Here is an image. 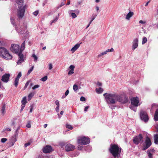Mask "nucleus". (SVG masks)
Here are the masks:
<instances>
[{
  "instance_id": "nucleus-1",
  "label": "nucleus",
  "mask_w": 158,
  "mask_h": 158,
  "mask_svg": "<svg viewBox=\"0 0 158 158\" xmlns=\"http://www.w3.org/2000/svg\"><path fill=\"white\" fill-rule=\"evenodd\" d=\"M103 95L105 96L106 102L109 104H114L117 102L125 104L128 101V98L124 95H119L115 93L107 94L106 93Z\"/></svg>"
},
{
  "instance_id": "nucleus-2",
  "label": "nucleus",
  "mask_w": 158,
  "mask_h": 158,
  "mask_svg": "<svg viewBox=\"0 0 158 158\" xmlns=\"http://www.w3.org/2000/svg\"><path fill=\"white\" fill-rule=\"evenodd\" d=\"M121 150L118 145L114 144H111L109 149V152L114 158L120 157Z\"/></svg>"
},
{
  "instance_id": "nucleus-3",
  "label": "nucleus",
  "mask_w": 158,
  "mask_h": 158,
  "mask_svg": "<svg viewBox=\"0 0 158 158\" xmlns=\"http://www.w3.org/2000/svg\"><path fill=\"white\" fill-rule=\"evenodd\" d=\"M0 56L6 60L11 59L12 57V55L9 53L8 51L4 47L0 48Z\"/></svg>"
},
{
  "instance_id": "nucleus-4",
  "label": "nucleus",
  "mask_w": 158,
  "mask_h": 158,
  "mask_svg": "<svg viewBox=\"0 0 158 158\" xmlns=\"http://www.w3.org/2000/svg\"><path fill=\"white\" fill-rule=\"evenodd\" d=\"M15 28L18 33L20 34H23V36L25 37L27 36L28 33L26 30L27 28L24 25H21L18 26H15Z\"/></svg>"
},
{
  "instance_id": "nucleus-5",
  "label": "nucleus",
  "mask_w": 158,
  "mask_h": 158,
  "mask_svg": "<svg viewBox=\"0 0 158 158\" xmlns=\"http://www.w3.org/2000/svg\"><path fill=\"white\" fill-rule=\"evenodd\" d=\"M26 8V6L18 7L17 10V15L18 18L19 19H22L24 15V13Z\"/></svg>"
},
{
  "instance_id": "nucleus-6",
  "label": "nucleus",
  "mask_w": 158,
  "mask_h": 158,
  "mask_svg": "<svg viewBox=\"0 0 158 158\" xmlns=\"http://www.w3.org/2000/svg\"><path fill=\"white\" fill-rule=\"evenodd\" d=\"M143 137L142 134H139L138 135L134 137L133 138V142L136 145H138L140 142H143Z\"/></svg>"
},
{
  "instance_id": "nucleus-7",
  "label": "nucleus",
  "mask_w": 158,
  "mask_h": 158,
  "mask_svg": "<svg viewBox=\"0 0 158 158\" xmlns=\"http://www.w3.org/2000/svg\"><path fill=\"white\" fill-rule=\"evenodd\" d=\"M90 142L89 139L88 138L85 137L80 138L78 139V144L81 145H85L88 144Z\"/></svg>"
},
{
  "instance_id": "nucleus-8",
  "label": "nucleus",
  "mask_w": 158,
  "mask_h": 158,
  "mask_svg": "<svg viewBox=\"0 0 158 158\" xmlns=\"http://www.w3.org/2000/svg\"><path fill=\"white\" fill-rule=\"evenodd\" d=\"M151 144L152 143L150 139L148 137H147L143 145L142 149L143 150L147 149L151 146Z\"/></svg>"
},
{
  "instance_id": "nucleus-9",
  "label": "nucleus",
  "mask_w": 158,
  "mask_h": 158,
  "mask_svg": "<svg viewBox=\"0 0 158 158\" xmlns=\"http://www.w3.org/2000/svg\"><path fill=\"white\" fill-rule=\"evenodd\" d=\"M140 116L141 119L145 122H147L148 121L149 118L146 112L141 110L140 112Z\"/></svg>"
},
{
  "instance_id": "nucleus-10",
  "label": "nucleus",
  "mask_w": 158,
  "mask_h": 158,
  "mask_svg": "<svg viewBox=\"0 0 158 158\" xmlns=\"http://www.w3.org/2000/svg\"><path fill=\"white\" fill-rule=\"evenodd\" d=\"M139 99L138 97H133L131 99V104L135 106H137L139 105Z\"/></svg>"
},
{
  "instance_id": "nucleus-11",
  "label": "nucleus",
  "mask_w": 158,
  "mask_h": 158,
  "mask_svg": "<svg viewBox=\"0 0 158 158\" xmlns=\"http://www.w3.org/2000/svg\"><path fill=\"white\" fill-rule=\"evenodd\" d=\"M10 50L13 52L18 54L20 52L19 46L16 44H12L10 48Z\"/></svg>"
},
{
  "instance_id": "nucleus-12",
  "label": "nucleus",
  "mask_w": 158,
  "mask_h": 158,
  "mask_svg": "<svg viewBox=\"0 0 158 158\" xmlns=\"http://www.w3.org/2000/svg\"><path fill=\"white\" fill-rule=\"evenodd\" d=\"M18 55L19 56V58L17 62V64H20L22 63L24 61L25 59V57L24 56L23 54H22V52H19L18 53Z\"/></svg>"
},
{
  "instance_id": "nucleus-13",
  "label": "nucleus",
  "mask_w": 158,
  "mask_h": 158,
  "mask_svg": "<svg viewBox=\"0 0 158 158\" xmlns=\"http://www.w3.org/2000/svg\"><path fill=\"white\" fill-rule=\"evenodd\" d=\"M53 151V149L52 147L49 145H46L43 149V152L45 153H50Z\"/></svg>"
},
{
  "instance_id": "nucleus-14",
  "label": "nucleus",
  "mask_w": 158,
  "mask_h": 158,
  "mask_svg": "<svg viewBox=\"0 0 158 158\" xmlns=\"http://www.w3.org/2000/svg\"><path fill=\"white\" fill-rule=\"evenodd\" d=\"M10 75L9 74L6 73L3 75L2 77V80L3 82L5 83L7 82L9 79Z\"/></svg>"
},
{
  "instance_id": "nucleus-15",
  "label": "nucleus",
  "mask_w": 158,
  "mask_h": 158,
  "mask_svg": "<svg viewBox=\"0 0 158 158\" xmlns=\"http://www.w3.org/2000/svg\"><path fill=\"white\" fill-rule=\"evenodd\" d=\"M21 73L20 72L18 73L17 76L15 79L14 85H15L16 87H17L18 86L19 78L21 77Z\"/></svg>"
},
{
  "instance_id": "nucleus-16",
  "label": "nucleus",
  "mask_w": 158,
  "mask_h": 158,
  "mask_svg": "<svg viewBox=\"0 0 158 158\" xmlns=\"http://www.w3.org/2000/svg\"><path fill=\"white\" fill-rule=\"evenodd\" d=\"M75 149V146L69 143L65 146V150L67 152L73 151Z\"/></svg>"
},
{
  "instance_id": "nucleus-17",
  "label": "nucleus",
  "mask_w": 158,
  "mask_h": 158,
  "mask_svg": "<svg viewBox=\"0 0 158 158\" xmlns=\"http://www.w3.org/2000/svg\"><path fill=\"white\" fill-rule=\"evenodd\" d=\"M138 45V38H135L134 39L133 42L132 48L133 50H134L136 48Z\"/></svg>"
},
{
  "instance_id": "nucleus-18",
  "label": "nucleus",
  "mask_w": 158,
  "mask_h": 158,
  "mask_svg": "<svg viewBox=\"0 0 158 158\" xmlns=\"http://www.w3.org/2000/svg\"><path fill=\"white\" fill-rule=\"evenodd\" d=\"M15 1L18 6V7H19L20 6L22 7L24 6V5H23L24 2L23 0H16Z\"/></svg>"
},
{
  "instance_id": "nucleus-19",
  "label": "nucleus",
  "mask_w": 158,
  "mask_h": 158,
  "mask_svg": "<svg viewBox=\"0 0 158 158\" xmlns=\"http://www.w3.org/2000/svg\"><path fill=\"white\" fill-rule=\"evenodd\" d=\"M80 44H77L72 48L71 50L73 52L75 51L79 47Z\"/></svg>"
},
{
  "instance_id": "nucleus-20",
  "label": "nucleus",
  "mask_w": 158,
  "mask_h": 158,
  "mask_svg": "<svg viewBox=\"0 0 158 158\" xmlns=\"http://www.w3.org/2000/svg\"><path fill=\"white\" fill-rule=\"evenodd\" d=\"M6 106L4 104L2 106L1 109V112L2 115L3 116L6 113Z\"/></svg>"
},
{
  "instance_id": "nucleus-21",
  "label": "nucleus",
  "mask_w": 158,
  "mask_h": 158,
  "mask_svg": "<svg viewBox=\"0 0 158 158\" xmlns=\"http://www.w3.org/2000/svg\"><path fill=\"white\" fill-rule=\"evenodd\" d=\"M134 15V13L132 12H130L127 15L126 18L127 20H129L130 18L131 17Z\"/></svg>"
},
{
  "instance_id": "nucleus-22",
  "label": "nucleus",
  "mask_w": 158,
  "mask_h": 158,
  "mask_svg": "<svg viewBox=\"0 0 158 158\" xmlns=\"http://www.w3.org/2000/svg\"><path fill=\"white\" fill-rule=\"evenodd\" d=\"M154 117L155 121H158V109L156 110L154 115Z\"/></svg>"
},
{
  "instance_id": "nucleus-23",
  "label": "nucleus",
  "mask_w": 158,
  "mask_h": 158,
  "mask_svg": "<svg viewBox=\"0 0 158 158\" xmlns=\"http://www.w3.org/2000/svg\"><path fill=\"white\" fill-rule=\"evenodd\" d=\"M21 103L22 105H25L26 103H27V97H25L23 98V99L21 101Z\"/></svg>"
},
{
  "instance_id": "nucleus-24",
  "label": "nucleus",
  "mask_w": 158,
  "mask_h": 158,
  "mask_svg": "<svg viewBox=\"0 0 158 158\" xmlns=\"http://www.w3.org/2000/svg\"><path fill=\"white\" fill-rule=\"evenodd\" d=\"M103 90V89L101 87H99L98 89L97 88L96 89V92L98 93V94L102 93V92Z\"/></svg>"
},
{
  "instance_id": "nucleus-25",
  "label": "nucleus",
  "mask_w": 158,
  "mask_h": 158,
  "mask_svg": "<svg viewBox=\"0 0 158 158\" xmlns=\"http://www.w3.org/2000/svg\"><path fill=\"white\" fill-rule=\"evenodd\" d=\"M24 41L22 44L21 46L20 49V52H22V51L24 50L25 47V44Z\"/></svg>"
},
{
  "instance_id": "nucleus-26",
  "label": "nucleus",
  "mask_w": 158,
  "mask_h": 158,
  "mask_svg": "<svg viewBox=\"0 0 158 158\" xmlns=\"http://www.w3.org/2000/svg\"><path fill=\"white\" fill-rule=\"evenodd\" d=\"M154 142L156 144H158V134H156L154 136Z\"/></svg>"
},
{
  "instance_id": "nucleus-27",
  "label": "nucleus",
  "mask_w": 158,
  "mask_h": 158,
  "mask_svg": "<svg viewBox=\"0 0 158 158\" xmlns=\"http://www.w3.org/2000/svg\"><path fill=\"white\" fill-rule=\"evenodd\" d=\"M34 93H31L28 95V100H30L34 96Z\"/></svg>"
},
{
  "instance_id": "nucleus-28",
  "label": "nucleus",
  "mask_w": 158,
  "mask_h": 158,
  "mask_svg": "<svg viewBox=\"0 0 158 158\" xmlns=\"http://www.w3.org/2000/svg\"><path fill=\"white\" fill-rule=\"evenodd\" d=\"M31 57L34 59V60L35 62L37 61L38 59V57L35 54H33Z\"/></svg>"
},
{
  "instance_id": "nucleus-29",
  "label": "nucleus",
  "mask_w": 158,
  "mask_h": 158,
  "mask_svg": "<svg viewBox=\"0 0 158 158\" xmlns=\"http://www.w3.org/2000/svg\"><path fill=\"white\" fill-rule=\"evenodd\" d=\"M107 52L108 51H107V50L103 52H102L101 53H100V54L98 56V58L100 57L101 56H103L104 55L106 54Z\"/></svg>"
},
{
  "instance_id": "nucleus-30",
  "label": "nucleus",
  "mask_w": 158,
  "mask_h": 158,
  "mask_svg": "<svg viewBox=\"0 0 158 158\" xmlns=\"http://www.w3.org/2000/svg\"><path fill=\"white\" fill-rule=\"evenodd\" d=\"M107 52L108 51H107V50L103 52H102L101 53H100V54L98 56V58L100 57L101 56H103L104 55L106 54Z\"/></svg>"
},
{
  "instance_id": "nucleus-31",
  "label": "nucleus",
  "mask_w": 158,
  "mask_h": 158,
  "mask_svg": "<svg viewBox=\"0 0 158 158\" xmlns=\"http://www.w3.org/2000/svg\"><path fill=\"white\" fill-rule=\"evenodd\" d=\"M147 39L146 37H143V39L142 44H143L147 42Z\"/></svg>"
},
{
  "instance_id": "nucleus-32",
  "label": "nucleus",
  "mask_w": 158,
  "mask_h": 158,
  "mask_svg": "<svg viewBox=\"0 0 158 158\" xmlns=\"http://www.w3.org/2000/svg\"><path fill=\"white\" fill-rule=\"evenodd\" d=\"M73 89L74 91H76L78 90V87L77 85L74 84L73 87Z\"/></svg>"
},
{
  "instance_id": "nucleus-33",
  "label": "nucleus",
  "mask_w": 158,
  "mask_h": 158,
  "mask_svg": "<svg viewBox=\"0 0 158 158\" xmlns=\"http://www.w3.org/2000/svg\"><path fill=\"white\" fill-rule=\"evenodd\" d=\"M34 68V66H32L30 69L28 71V72L27 73V75H29L30 73L33 70Z\"/></svg>"
},
{
  "instance_id": "nucleus-34",
  "label": "nucleus",
  "mask_w": 158,
  "mask_h": 158,
  "mask_svg": "<svg viewBox=\"0 0 158 158\" xmlns=\"http://www.w3.org/2000/svg\"><path fill=\"white\" fill-rule=\"evenodd\" d=\"M66 127L70 130H72L73 129L72 127L70 125L68 124H66Z\"/></svg>"
},
{
  "instance_id": "nucleus-35",
  "label": "nucleus",
  "mask_w": 158,
  "mask_h": 158,
  "mask_svg": "<svg viewBox=\"0 0 158 158\" xmlns=\"http://www.w3.org/2000/svg\"><path fill=\"white\" fill-rule=\"evenodd\" d=\"M155 151V150L154 149H151L150 150H148L147 151V153L150 152V153H151L152 154V153L154 152Z\"/></svg>"
},
{
  "instance_id": "nucleus-36",
  "label": "nucleus",
  "mask_w": 158,
  "mask_h": 158,
  "mask_svg": "<svg viewBox=\"0 0 158 158\" xmlns=\"http://www.w3.org/2000/svg\"><path fill=\"white\" fill-rule=\"evenodd\" d=\"M48 79V77L47 76H45L44 77H43L41 79V80L43 81H46Z\"/></svg>"
},
{
  "instance_id": "nucleus-37",
  "label": "nucleus",
  "mask_w": 158,
  "mask_h": 158,
  "mask_svg": "<svg viewBox=\"0 0 158 158\" xmlns=\"http://www.w3.org/2000/svg\"><path fill=\"white\" fill-rule=\"evenodd\" d=\"M40 87V85H34L32 87V89L33 90H35L37 88H38Z\"/></svg>"
},
{
  "instance_id": "nucleus-38",
  "label": "nucleus",
  "mask_w": 158,
  "mask_h": 158,
  "mask_svg": "<svg viewBox=\"0 0 158 158\" xmlns=\"http://www.w3.org/2000/svg\"><path fill=\"white\" fill-rule=\"evenodd\" d=\"M58 19V18L56 17L52 21L51 24H52L53 23L56 22Z\"/></svg>"
},
{
  "instance_id": "nucleus-39",
  "label": "nucleus",
  "mask_w": 158,
  "mask_h": 158,
  "mask_svg": "<svg viewBox=\"0 0 158 158\" xmlns=\"http://www.w3.org/2000/svg\"><path fill=\"white\" fill-rule=\"evenodd\" d=\"M58 19V18L56 17L52 21L51 24H52L53 23L56 22Z\"/></svg>"
},
{
  "instance_id": "nucleus-40",
  "label": "nucleus",
  "mask_w": 158,
  "mask_h": 158,
  "mask_svg": "<svg viewBox=\"0 0 158 158\" xmlns=\"http://www.w3.org/2000/svg\"><path fill=\"white\" fill-rule=\"evenodd\" d=\"M26 127L28 128H30L31 127V125L30 122H28L27 124L26 125Z\"/></svg>"
},
{
  "instance_id": "nucleus-41",
  "label": "nucleus",
  "mask_w": 158,
  "mask_h": 158,
  "mask_svg": "<svg viewBox=\"0 0 158 158\" xmlns=\"http://www.w3.org/2000/svg\"><path fill=\"white\" fill-rule=\"evenodd\" d=\"M52 68V65L51 63H50L48 64V69L49 70H51Z\"/></svg>"
},
{
  "instance_id": "nucleus-42",
  "label": "nucleus",
  "mask_w": 158,
  "mask_h": 158,
  "mask_svg": "<svg viewBox=\"0 0 158 158\" xmlns=\"http://www.w3.org/2000/svg\"><path fill=\"white\" fill-rule=\"evenodd\" d=\"M71 16L73 19L77 17V15L75 13H71Z\"/></svg>"
},
{
  "instance_id": "nucleus-43",
  "label": "nucleus",
  "mask_w": 158,
  "mask_h": 158,
  "mask_svg": "<svg viewBox=\"0 0 158 158\" xmlns=\"http://www.w3.org/2000/svg\"><path fill=\"white\" fill-rule=\"evenodd\" d=\"M11 131V129L10 128H4L3 130L2 131L3 132H4V131Z\"/></svg>"
},
{
  "instance_id": "nucleus-44",
  "label": "nucleus",
  "mask_w": 158,
  "mask_h": 158,
  "mask_svg": "<svg viewBox=\"0 0 158 158\" xmlns=\"http://www.w3.org/2000/svg\"><path fill=\"white\" fill-rule=\"evenodd\" d=\"M148 155V156L149 158H153L152 156V154L151 153H147Z\"/></svg>"
},
{
  "instance_id": "nucleus-45",
  "label": "nucleus",
  "mask_w": 158,
  "mask_h": 158,
  "mask_svg": "<svg viewBox=\"0 0 158 158\" xmlns=\"http://www.w3.org/2000/svg\"><path fill=\"white\" fill-rule=\"evenodd\" d=\"M80 100L82 102L85 101V98L83 96H82L80 98Z\"/></svg>"
},
{
  "instance_id": "nucleus-46",
  "label": "nucleus",
  "mask_w": 158,
  "mask_h": 158,
  "mask_svg": "<svg viewBox=\"0 0 158 158\" xmlns=\"http://www.w3.org/2000/svg\"><path fill=\"white\" fill-rule=\"evenodd\" d=\"M7 139L5 138H3L1 139V142L2 143H4L6 141Z\"/></svg>"
},
{
  "instance_id": "nucleus-47",
  "label": "nucleus",
  "mask_w": 158,
  "mask_h": 158,
  "mask_svg": "<svg viewBox=\"0 0 158 158\" xmlns=\"http://www.w3.org/2000/svg\"><path fill=\"white\" fill-rule=\"evenodd\" d=\"M73 73H74L73 70H70L69 71V72L68 73V74L69 75H70V74H73Z\"/></svg>"
},
{
  "instance_id": "nucleus-48",
  "label": "nucleus",
  "mask_w": 158,
  "mask_h": 158,
  "mask_svg": "<svg viewBox=\"0 0 158 158\" xmlns=\"http://www.w3.org/2000/svg\"><path fill=\"white\" fill-rule=\"evenodd\" d=\"M74 67H75L74 65H71L69 67V68L71 69V70H73L74 71Z\"/></svg>"
},
{
  "instance_id": "nucleus-49",
  "label": "nucleus",
  "mask_w": 158,
  "mask_h": 158,
  "mask_svg": "<svg viewBox=\"0 0 158 158\" xmlns=\"http://www.w3.org/2000/svg\"><path fill=\"white\" fill-rule=\"evenodd\" d=\"M14 20L15 19L14 18L11 17L10 18V20L11 23L13 25H14Z\"/></svg>"
},
{
  "instance_id": "nucleus-50",
  "label": "nucleus",
  "mask_w": 158,
  "mask_h": 158,
  "mask_svg": "<svg viewBox=\"0 0 158 158\" xmlns=\"http://www.w3.org/2000/svg\"><path fill=\"white\" fill-rule=\"evenodd\" d=\"M38 13H39V11L37 10V11H36L35 12H33V14L35 15L36 16L38 14Z\"/></svg>"
},
{
  "instance_id": "nucleus-51",
  "label": "nucleus",
  "mask_w": 158,
  "mask_h": 158,
  "mask_svg": "<svg viewBox=\"0 0 158 158\" xmlns=\"http://www.w3.org/2000/svg\"><path fill=\"white\" fill-rule=\"evenodd\" d=\"M114 50L113 48H111L110 49H108L107 50V51H108V52H112L114 51Z\"/></svg>"
},
{
  "instance_id": "nucleus-52",
  "label": "nucleus",
  "mask_w": 158,
  "mask_h": 158,
  "mask_svg": "<svg viewBox=\"0 0 158 158\" xmlns=\"http://www.w3.org/2000/svg\"><path fill=\"white\" fill-rule=\"evenodd\" d=\"M130 108L131 109L134 110L135 111H136V109H135V107L134 106H130Z\"/></svg>"
},
{
  "instance_id": "nucleus-53",
  "label": "nucleus",
  "mask_w": 158,
  "mask_h": 158,
  "mask_svg": "<svg viewBox=\"0 0 158 158\" xmlns=\"http://www.w3.org/2000/svg\"><path fill=\"white\" fill-rule=\"evenodd\" d=\"M55 103L57 106H60L59 102L58 100H56V101Z\"/></svg>"
},
{
  "instance_id": "nucleus-54",
  "label": "nucleus",
  "mask_w": 158,
  "mask_h": 158,
  "mask_svg": "<svg viewBox=\"0 0 158 158\" xmlns=\"http://www.w3.org/2000/svg\"><path fill=\"white\" fill-rule=\"evenodd\" d=\"M59 107L60 106H57L56 107L55 109L56 110L57 112H58L59 111Z\"/></svg>"
},
{
  "instance_id": "nucleus-55",
  "label": "nucleus",
  "mask_w": 158,
  "mask_h": 158,
  "mask_svg": "<svg viewBox=\"0 0 158 158\" xmlns=\"http://www.w3.org/2000/svg\"><path fill=\"white\" fill-rule=\"evenodd\" d=\"M69 92V90H67L65 93V95L66 96H67Z\"/></svg>"
},
{
  "instance_id": "nucleus-56",
  "label": "nucleus",
  "mask_w": 158,
  "mask_h": 158,
  "mask_svg": "<svg viewBox=\"0 0 158 158\" xmlns=\"http://www.w3.org/2000/svg\"><path fill=\"white\" fill-rule=\"evenodd\" d=\"M25 105H21V111H22L23 110V109H24V108L25 107Z\"/></svg>"
},
{
  "instance_id": "nucleus-57",
  "label": "nucleus",
  "mask_w": 158,
  "mask_h": 158,
  "mask_svg": "<svg viewBox=\"0 0 158 158\" xmlns=\"http://www.w3.org/2000/svg\"><path fill=\"white\" fill-rule=\"evenodd\" d=\"M30 144V143H28L25 144L24 146L25 148H26Z\"/></svg>"
},
{
  "instance_id": "nucleus-58",
  "label": "nucleus",
  "mask_w": 158,
  "mask_h": 158,
  "mask_svg": "<svg viewBox=\"0 0 158 158\" xmlns=\"http://www.w3.org/2000/svg\"><path fill=\"white\" fill-rule=\"evenodd\" d=\"M139 23L144 24L145 23V22L143 21V20H141L139 21Z\"/></svg>"
},
{
  "instance_id": "nucleus-59",
  "label": "nucleus",
  "mask_w": 158,
  "mask_h": 158,
  "mask_svg": "<svg viewBox=\"0 0 158 158\" xmlns=\"http://www.w3.org/2000/svg\"><path fill=\"white\" fill-rule=\"evenodd\" d=\"M89 108V106H86L84 109V111H87V109H88Z\"/></svg>"
},
{
  "instance_id": "nucleus-60",
  "label": "nucleus",
  "mask_w": 158,
  "mask_h": 158,
  "mask_svg": "<svg viewBox=\"0 0 158 158\" xmlns=\"http://www.w3.org/2000/svg\"><path fill=\"white\" fill-rule=\"evenodd\" d=\"M97 85L99 86H102V84L101 82H98L97 83Z\"/></svg>"
},
{
  "instance_id": "nucleus-61",
  "label": "nucleus",
  "mask_w": 158,
  "mask_h": 158,
  "mask_svg": "<svg viewBox=\"0 0 158 158\" xmlns=\"http://www.w3.org/2000/svg\"><path fill=\"white\" fill-rule=\"evenodd\" d=\"M30 81H27V82H26V84H25V85L27 86L29 84V83H30Z\"/></svg>"
},
{
  "instance_id": "nucleus-62",
  "label": "nucleus",
  "mask_w": 158,
  "mask_h": 158,
  "mask_svg": "<svg viewBox=\"0 0 158 158\" xmlns=\"http://www.w3.org/2000/svg\"><path fill=\"white\" fill-rule=\"evenodd\" d=\"M150 1H151V0H149V1H148V2H147V3L145 5V6H147L148 5V3L150 2Z\"/></svg>"
},
{
  "instance_id": "nucleus-63",
  "label": "nucleus",
  "mask_w": 158,
  "mask_h": 158,
  "mask_svg": "<svg viewBox=\"0 0 158 158\" xmlns=\"http://www.w3.org/2000/svg\"><path fill=\"white\" fill-rule=\"evenodd\" d=\"M3 70V69L0 67V72H2Z\"/></svg>"
},
{
  "instance_id": "nucleus-64",
  "label": "nucleus",
  "mask_w": 158,
  "mask_h": 158,
  "mask_svg": "<svg viewBox=\"0 0 158 158\" xmlns=\"http://www.w3.org/2000/svg\"><path fill=\"white\" fill-rule=\"evenodd\" d=\"M156 106V104H152V108L154 106Z\"/></svg>"
}]
</instances>
